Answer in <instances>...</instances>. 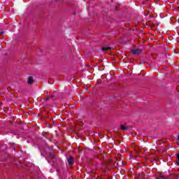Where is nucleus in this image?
Instances as JSON below:
<instances>
[{
    "instance_id": "obj_9",
    "label": "nucleus",
    "mask_w": 179,
    "mask_h": 179,
    "mask_svg": "<svg viewBox=\"0 0 179 179\" xmlns=\"http://www.w3.org/2000/svg\"><path fill=\"white\" fill-rule=\"evenodd\" d=\"M0 106H1V103H0Z\"/></svg>"
},
{
    "instance_id": "obj_8",
    "label": "nucleus",
    "mask_w": 179,
    "mask_h": 179,
    "mask_svg": "<svg viewBox=\"0 0 179 179\" xmlns=\"http://www.w3.org/2000/svg\"><path fill=\"white\" fill-rule=\"evenodd\" d=\"M0 34H2V32H0Z\"/></svg>"
},
{
    "instance_id": "obj_2",
    "label": "nucleus",
    "mask_w": 179,
    "mask_h": 179,
    "mask_svg": "<svg viewBox=\"0 0 179 179\" xmlns=\"http://www.w3.org/2000/svg\"><path fill=\"white\" fill-rule=\"evenodd\" d=\"M67 162H68L69 164H73V157H70L69 158L67 159Z\"/></svg>"
},
{
    "instance_id": "obj_6",
    "label": "nucleus",
    "mask_w": 179,
    "mask_h": 179,
    "mask_svg": "<svg viewBox=\"0 0 179 179\" xmlns=\"http://www.w3.org/2000/svg\"><path fill=\"white\" fill-rule=\"evenodd\" d=\"M177 157H178V162H176L177 166L179 165V153L176 155Z\"/></svg>"
},
{
    "instance_id": "obj_3",
    "label": "nucleus",
    "mask_w": 179,
    "mask_h": 179,
    "mask_svg": "<svg viewBox=\"0 0 179 179\" xmlns=\"http://www.w3.org/2000/svg\"><path fill=\"white\" fill-rule=\"evenodd\" d=\"M28 83L29 85H31L33 83V77H29Z\"/></svg>"
},
{
    "instance_id": "obj_5",
    "label": "nucleus",
    "mask_w": 179,
    "mask_h": 179,
    "mask_svg": "<svg viewBox=\"0 0 179 179\" xmlns=\"http://www.w3.org/2000/svg\"><path fill=\"white\" fill-rule=\"evenodd\" d=\"M121 129H122V131H127V127L122 125V126H121Z\"/></svg>"
},
{
    "instance_id": "obj_4",
    "label": "nucleus",
    "mask_w": 179,
    "mask_h": 179,
    "mask_svg": "<svg viewBox=\"0 0 179 179\" xmlns=\"http://www.w3.org/2000/svg\"><path fill=\"white\" fill-rule=\"evenodd\" d=\"M110 50V47H103L102 48V51H107Z\"/></svg>"
},
{
    "instance_id": "obj_7",
    "label": "nucleus",
    "mask_w": 179,
    "mask_h": 179,
    "mask_svg": "<svg viewBox=\"0 0 179 179\" xmlns=\"http://www.w3.org/2000/svg\"><path fill=\"white\" fill-rule=\"evenodd\" d=\"M178 141H179V135L178 136Z\"/></svg>"
},
{
    "instance_id": "obj_1",
    "label": "nucleus",
    "mask_w": 179,
    "mask_h": 179,
    "mask_svg": "<svg viewBox=\"0 0 179 179\" xmlns=\"http://www.w3.org/2000/svg\"><path fill=\"white\" fill-rule=\"evenodd\" d=\"M132 54H141L142 52V50L141 49H134L132 51H131Z\"/></svg>"
}]
</instances>
